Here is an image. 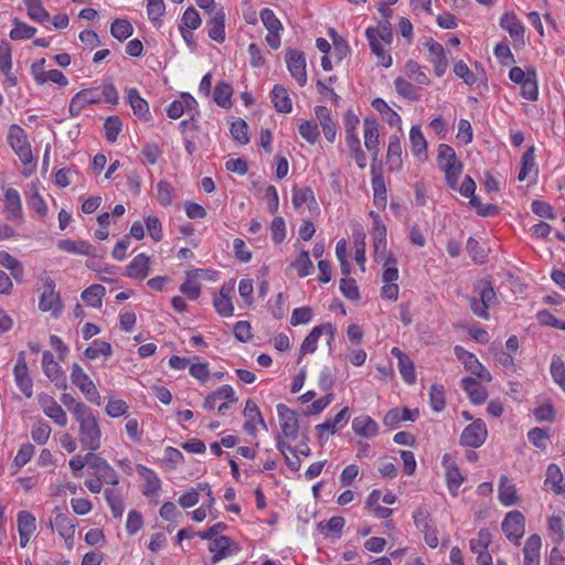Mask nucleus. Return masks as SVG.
<instances>
[{
	"label": "nucleus",
	"mask_w": 565,
	"mask_h": 565,
	"mask_svg": "<svg viewBox=\"0 0 565 565\" xmlns=\"http://www.w3.org/2000/svg\"><path fill=\"white\" fill-rule=\"evenodd\" d=\"M501 527L505 536L519 545L525 532V518L520 511H510L502 521Z\"/></svg>",
	"instance_id": "0eeeda50"
},
{
	"label": "nucleus",
	"mask_w": 565,
	"mask_h": 565,
	"mask_svg": "<svg viewBox=\"0 0 565 565\" xmlns=\"http://www.w3.org/2000/svg\"><path fill=\"white\" fill-rule=\"evenodd\" d=\"M370 216L373 218L372 235L374 253L375 257H380V252H384L386 248V226L377 213L371 211Z\"/></svg>",
	"instance_id": "aec40b11"
},
{
	"label": "nucleus",
	"mask_w": 565,
	"mask_h": 565,
	"mask_svg": "<svg viewBox=\"0 0 565 565\" xmlns=\"http://www.w3.org/2000/svg\"><path fill=\"white\" fill-rule=\"evenodd\" d=\"M477 297H468L470 309L479 318L489 319V307L495 300V292L490 281L479 280L475 285Z\"/></svg>",
	"instance_id": "7ed1b4c3"
},
{
	"label": "nucleus",
	"mask_w": 565,
	"mask_h": 565,
	"mask_svg": "<svg viewBox=\"0 0 565 565\" xmlns=\"http://www.w3.org/2000/svg\"><path fill=\"white\" fill-rule=\"evenodd\" d=\"M54 525L61 536L71 537L74 535L76 524L68 515L58 513L54 518Z\"/></svg>",
	"instance_id": "3c124183"
},
{
	"label": "nucleus",
	"mask_w": 565,
	"mask_h": 565,
	"mask_svg": "<svg viewBox=\"0 0 565 565\" xmlns=\"http://www.w3.org/2000/svg\"><path fill=\"white\" fill-rule=\"evenodd\" d=\"M271 98L275 109L278 113L288 114L292 109L291 99L287 93V89L281 85H275L271 90Z\"/></svg>",
	"instance_id": "473e14b6"
},
{
	"label": "nucleus",
	"mask_w": 565,
	"mask_h": 565,
	"mask_svg": "<svg viewBox=\"0 0 565 565\" xmlns=\"http://www.w3.org/2000/svg\"><path fill=\"white\" fill-rule=\"evenodd\" d=\"M149 274V257L145 254L137 255L127 266V275L130 278L142 280Z\"/></svg>",
	"instance_id": "7c9ffc66"
},
{
	"label": "nucleus",
	"mask_w": 565,
	"mask_h": 565,
	"mask_svg": "<svg viewBox=\"0 0 565 565\" xmlns=\"http://www.w3.org/2000/svg\"><path fill=\"white\" fill-rule=\"evenodd\" d=\"M25 6L28 9V15L40 23L50 20V13L43 8L40 0H26Z\"/></svg>",
	"instance_id": "603ef678"
},
{
	"label": "nucleus",
	"mask_w": 565,
	"mask_h": 565,
	"mask_svg": "<svg viewBox=\"0 0 565 565\" xmlns=\"http://www.w3.org/2000/svg\"><path fill=\"white\" fill-rule=\"evenodd\" d=\"M499 500L505 507L516 505L521 502L515 486L505 476L500 479Z\"/></svg>",
	"instance_id": "c85d7f7f"
},
{
	"label": "nucleus",
	"mask_w": 565,
	"mask_h": 565,
	"mask_svg": "<svg viewBox=\"0 0 565 565\" xmlns=\"http://www.w3.org/2000/svg\"><path fill=\"white\" fill-rule=\"evenodd\" d=\"M105 287L102 285H92L82 292V299L93 308L102 307V299L105 295Z\"/></svg>",
	"instance_id": "37998d69"
},
{
	"label": "nucleus",
	"mask_w": 565,
	"mask_h": 565,
	"mask_svg": "<svg viewBox=\"0 0 565 565\" xmlns=\"http://www.w3.org/2000/svg\"><path fill=\"white\" fill-rule=\"evenodd\" d=\"M105 136L109 142H115L121 130V120L118 116H110L104 124Z\"/></svg>",
	"instance_id": "e2e57ef3"
},
{
	"label": "nucleus",
	"mask_w": 565,
	"mask_h": 565,
	"mask_svg": "<svg viewBox=\"0 0 565 565\" xmlns=\"http://www.w3.org/2000/svg\"><path fill=\"white\" fill-rule=\"evenodd\" d=\"M457 359L465 365L466 370L484 382H491L490 372L479 362L475 354L466 351L461 347H455Z\"/></svg>",
	"instance_id": "9d476101"
},
{
	"label": "nucleus",
	"mask_w": 565,
	"mask_h": 565,
	"mask_svg": "<svg viewBox=\"0 0 565 565\" xmlns=\"http://www.w3.org/2000/svg\"><path fill=\"white\" fill-rule=\"evenodd\" d=\"M243 415L246 419L243 426L244 430L247 435L255 436L257 431L256 425L263 423V416L258 406L252 399L246 401Z\"/></svg>",
	"instance_id": "412c9836"
},
{
	"label": "nucleus",
	"mask_w": 565,
	"mask_h": 565,
	"mask_svg": "<svg viewBox=\"0 0 565 565\" xmlns=\"http://www.w3.org/2000/svg\"><path fill=\"white\" fill-rule=\"evenodd\" d=\"M42 367L45 375L57 386L66 387L65 376L61 370L58 363L54 360L53 354L50 351L43 352Z\"/></svg>",
	"instance_id": "f3484780"
},
{
	"label": "nucleus",
	"mask_w": 565,
	"mask_h": 565,
	"mask_svg": "<svg viewBox=\"0 0 565 565\" xmlns=\"http://www.w3.org/2000/svg\"><path fill=\"white\" fill-rule=\"evenodd\" d=\"M438 163L441 169L449 166L462 164L456 157L455 150L448 145H440L438 147Z\"/></svg>",
	"instance_id": "5fc2aeb1"
},
{
	"label": "nucleus",
	"mask_w": 565,
	"mask_h": 565,
	"mask_svg": "<svg viewBox=\"0 0 565 565\" xmlns=\"http://www.w3.org/2000/svg\"><path fill=\"white\" fill-rule=\"evenodd\" d=\"M299 134L310 145H315L320 135L317 124L309 120L300 124Z\"/></svg>",
	"instance_id": "0e129e2a"
},
{
	"label": "nucleus",
	"mask_w": 565,
	"mask_h": 565,
	"mask_svg": "<svg viewBox=\"0 0 565 565\" xmlns=\"http://www.w3.org/2000/svg\"><path fill=\"white\" fill-rule=\"evenodd\" d=\"M132 25L126 19H116L110 25L111 35L122 42L132 34Z\"/></svg>",
	"instance_id": "8fccbe9b"
},
{
	"label": "nucleus",
	"mask_w": 565,
	"mask_h": 565,
	"mask_svg": "<svg viewBox=\"0 0 565 565\" xmlns=\"http://www.w3.org/2000/svg\"><path fill=\"white\" fill-rule=\"evenodd\" d=\"M292 205L299 210L305 204L309 210L317 209V201L313 191L310 188H297L292 189Z\"/></svg>",
	"instance_id": "c756f323"
},
{
	"label": "nucleus",
	"mask_w": 565,
	"mask_h": 565,
	"mask_svg": "<svg viewBox=\"0 0 565 565\" xmlns=\"http://www.w3.org/2000/svg\"><path fill=\"white\" fill-rule=\"evenodd\" d=\"M348 417L349 407H344L333 417V419L326 420L324 423L317 425L316 429L319 433V437H322L324 433L333 435L337 431L338 425L345 422Z\"/></svg>",
	"instance_id": "ea45409f"
},
{
	"label": "nucleus",
	"mask_w": 565,
	"mask_h": 565,
	"mask_svg": "<svg viewBox=\"0 0 565 565\" xmlns=\"http://www.w3.org/2000/svg\"><path fill=\"white\" fill-rule=\"evenodd\" d=\"M312 318L313 311L310 307H299L294 309L290 318V323L294 327L299 324H307L312 320Z\"/></svg>",
	"instance_id": "774afa93"
},
{
	"label": "nucleus",
	"mask_w": 565,
	"mask_h": 565,
	"mask_svg": "<svg viewBox=\"0 0 565 565\" xmlns=\"http://www.w3.org/2000/svg\"><path fill=\"white\" fill-rule=\"evenodd\" d=\"M315 114L328 141L333 142L337 136V125L331 117L330 110L324 106H317Z\"/></svg>",
	"instance_id": "4be33fe9"
},
{
	"label": "nucleus",
	"mask_w": 565,
	"mask_h": 565,
	"mask_svg": "<svg viewBox=\"0 0 565 565\" xmlns=\"http://www.w3.org/2000/svg\"><path fill=\"white\" fill-rule=\"evenodd\" d=\"M4 212L8 220H20L22 215L21 199L15 189L9 188L4 192Z\"/></svg>",
	"instance_id": "cd10ccee"
},
{
	"label": "nucleus",
	"mask_w": 565,
	"mask_h": 565,
	"mask_svg": "<svg viewBox=\"0 0 565 565\" xmlns=\"http://www.w3.org/2000/svg\"><path fill=\"white\" fill-rule=\"evenodd\" d=\"M406 76L418 86H426L430 83L428 75L423 67L415 61L411 60L404 67Z\"/></svg>",
	"instance_id": "58836bf2"
},
{
	"label": "nucleus",
	"mask_w": 565,
	"mask_h": 565,
	"mask_svg": "<svg viewBox=\"0 0 565 565\" xmlns=\"http://www.w3.org/2000/svg\"><path fill=\"white\" fill-rule=\"evenodd\" d=\"M488 430L482 419H476L469 424L460 436V445L470 448H479L486 441Z\"/></svg>",
	"instance_id": "1a4fd4ad"
},
{
	"label": "nucleus",
	"mask_w": 565,
	"mask_h": 565,
	"mask_svg": "<svg viewBox=\"0 0 565 565\" xmlns=\"http://www.w3.org/2000/svg\"><path fill=\"white\" fill-rule=\"evenodd\" d=\"M535 168V156H534V147L529 148L522 156L521 159V169L518 175L520 181H524L530 172Z\"/></svg>",
	"instance_id": "13d9d810"
},
{
	"label": "nucleus",
	"mask_w": 565,
	"mask_h": 565,
	"mask_svg": "<svg viewBox=\"0 0 565 565\" xmlns=\"http://www.w3.org/2000/svg\"><path fill=\"white\" fill-rule=\"evenodd\" d=\"M71 381L83 393L88 402L98 406L100 405L102 401L99 392L92 379L77 363L72 365Z\"/></svg>",
	"instance_id": "423d86ee"
},
{
	"label": "nucleus",
	"mask_w": 565,
	"mask_h": 565,
	"mask_svg": "<svg viewBox=\"0 0 565 565\" xmlns=\"http://www.w3.org/2000/svg\"><path fill=\"white\" fill-rule=\"evenodd\" d=\"M323 334L327 335V338H328L327 344L329 348V353L332 352V342L334 341V338H335V327L330 322L322 323V324L316 326L302 341L300 349H299V356H298V361H297L298 363H300L301 359L306 354H308V353L312 354L317 351L318 341L321 338V335H323Z\"/></svg>",
	"instance_id": "20e7f679"
},
{
	"label": "nucleus",
	"mask_w": 565,
	"mask_h": 565,
	"mask_svg": "<svg viewBox=\"0 0 565 565\" xmlns=\"http://www.w3.org/2000/svg\"><path fill=\"white\" fill-rule=\"evenodd\" d=\"M232 86L226 82H220L214 88L213 100L217 106L227 109L232 107Z\"/></svg>",
	"instance_id": "4c0bfd02"
},
{
	"label": "nucleus",
	"mask_w": 565,
	"mask_h": 565,
	"mask_svg": "<svg viewBox=\"0 0 565 565\" xmlns=\"http://www.w3.org/2000/svg\"><path fill=\"white\" fill-rule=\"evenodd\" d=\"M102 103L99 88H87L78 92L71 100L68 111L72 117L78 116L87 105Z\"/></svg>",
	"instance_id": "4468645a"
},
{
	"label": "nucleus",
	"mask_w": 565,
	"mask_h": 565,
	"mask_svg": "<svg viewBox=\"0 0 565 565\" xmlns=\"http://www.w3.org/2000/svg\"><path fill=\"white\" fill-rule=\"evenodd\" d=\"M201 25V17L193 7L188 8L181 19L179 28L195 30Z\"/></svg>",
	"instance_id": "69168bd1"
},
{
	"label": "nucleus",
	"mask_w": 565,
	"mask_h": 565,
	"mask_svg": "<svg viewBox=\"0 0 565 565\" xmlns=\"http://www.w3.org/2000/svg\"><path fill=\"white\" fill-rule=\"evenodd\" d=\"M353 431L362 437L372 438L379 434V425L369 415H360L352 420Z\"/></svg>",
	"instance_id": "bb28decb"
},
{
	"label": "nucleus",
	"mask_w": 565,
	"mask_h": 565,
	"mask_svg": "<svg viewBox=\"0 0 565 565\" xmlns=\"http://www.w3.org/2000/svg\"><path fill=\"white\" fill-rule=\"evenodd\" d=\"M36 529L35 518L28 511H21L18 514V531L26 534H33Z\"/></svg>",
	"instance_id": "338daca9"
},
{
	"label": "nucleus",
	"mask_w": 565,
	"mask_h": 565,
	"mask_svg": "<svg viewBox=\"0 0 565 565\" xmlns=\"http://www.w3.org/2000/svg\"><path fill=\"white\" fill-rule=\"evenodd\" d=\"M39 308L41 311H52L57 317L62 311L60 294L55 290V282L52 278L44 279L43 291L40 296Z\"/></svg>",
	"instance_id": "6e6552de"
},
{
	"label": "nucleus",
	"mask_w": 565,
	"mask_h": 565,
	"mask_svg": "<svg viewBox=\"0 0 565 565\" xmlns=\"http://www.w3.org/2000/svg\"><path fill=\"white\" fill-rule=\"evenodd\" d=\"M0 265L10 270L15 280L22 278L23 267L21 263L6 250H0Z\"/></svg>",
	"instance_id": "c03bdc74"
},
{
	"label": "nucleus",
	"mask_w": 565,
	"mask_h": 565,
	"mask_svg": "<svg viewBox=\"0 0 565 565\" xmlns=\"http://www.w3.org/2000/svg\"><path fill=\"white\" fill-rule=\"evenodd\" d=\"M89 458L92 459L89 468L93 470L94 476L104 483L114 486L104 490V497L111 510L113 516L115 519L121 518L125 511L124 495L119 488H115L119 483L118 473L104 458L96 454Z\"/></svg>",
	"instance_id": "f257e3e1"
},
{
	"label": "nucleus",
	"mask_w": 565,
	"mask_h": 565,
	"mask_svg": "<svg viewBox=\"0 0 565 565\" xmlns=\"http://www.w3.org/2000/svg\"><path fill=\"white\" fill-rule=\"evenodd\" d=\"M429 403L434 412L439 413L445 408V390L441 385H431L429 392Z\"/></svg>",
	"instance_id": "bf43d9fd"
},
{
	"label": "nucleus",
	"mask_w": 565,
	"mask_h": 565,
	"mask_svg": "<svg viewBox=\"0 0 565 565\" xmlns=\"http://www.w3.org/2000/svg\"><path fill=\"white\" fill-rule=\"evenodd\" d=\"M231 135L241 145L249 142L248 126L243 119H237L231 125Z\"/></svg>",
	"instance_id": "052dcab7"
},
{
	"label": "nucleus",
	"mask_w": 565,
	"mask_h": 565,
	"mask_svg": "<svg viewBox=\"0 0 565 565\" xmlns=\"http://www.w3.org/2000/svg\"><path fill=\"white\" fill-rule=\"evenodd\" d=\"M372 106L383 116L390 126H398L402 121L397 113H395L383 99L376 98Z\"/></svg>",
	"instance_id": "a18cd8bd"
},
{
	"label": "nucleus",
	"mask_w": 565,
	"mask_h": 565,
	"mask_svg": "<svg viewBox=\"0 0 565 565\" xmlns=\"http://www.w3.org/2000/svg\"><path fill=\"white\" fill-rule=\"evenodd\" d=\"M73 415L78 423V439L84 449L96 451L100 447L102 430L93 411L84 403L77 402Z\"/></svg>",
	"instance_id": "f03ea898"
},
{
	"label": "nucleus",
	"mask_w": 565,
	"mask_h": 565,
	"mask_svg": "<svg viewBox=\"0 0 565 565\" xmlns=\"http://www.w3.org/2000/svg\"><path fill=\"white\" fill-rule=\"evenodd\" d=\"M14 28L10 31V38L14 41L26 40L34 36L36 29L21 22L18 18L13 19Z\"/></svg>",
	"instance_id": "864d4df0"
},
{
	"label": "nucleus",
	"mask_w": 565,
	"mask_h": 565,
	"mask_svg": "<svg viewBox=\"0 0 565 565\" xmlns=\"http://www.w3.org/2000/svg\"><path fill=\"white\" fill-rule=\"evenodd\" d=\"M364 146L372 152L375 160L379 154V125L374 119L365 118L364 122Z\"/></svg>",
	"instance_id": "b1692460"
},
{
	"label": "nucleus",
	"mask_w": 565,
	"mask_h": 565,
	"mask_svg": "<svg viewBox=\"0 0 565 565\" xmlns=\"http://www.w3.org/2000/svg\"><path fill=\"white\" fill-rule=\"evenodd\" d=\"M38 401L43 413L55 424L60 427H65L67 425L66 413L52 396L47 394H40Z\"/></svg>",
	"instance_id": "2eb2a0df"
},
{
	"label": "nucleus",
	"mask_w": 565,
	"mask_h": 565,
	"mask_svg": "<svg viewBox=\"0 0 565 565\" xmlns=\"http://www.w3.org/2000/svg\"><path fill=\"white\" fill-rule=\"evenodd\" d=\"M292 267L300 277H307L313 271V264L309 257L308 250H302L298 258L292 263Z\"/></svg>",
	"instance_id": "4d7b16f0"
},
{
	"label": "nucleus",
	"mask_w": 565,
	"mask_h": 565,
	"mask_svg": "<svg viewBox=\"0 0 565 565\" xmlns=\"http://www.w3.org/2000/svg\"><path fill=\"white\" fill-rule=\"evenodd\" d=\"M127 100L134 110V114L139 118L147 119L149 116L148 103L139 95L137 88L127 89Z\"/></svg>",
	"instance_id": "f704fd0d"
},
{
	"label": "nucleus",
	"mask_w": 565,
	"mask_h": 565,
	"mask_svg": "<svg viewBox=\"0 0 565 565\" xmlns=\"http://www.w3.org/2000/svg\"><path fill=\"white\" fill-rule=\"evenodd\" d=\"M394 86L396 92L411 100H418L419 99V87L412 84L411 82L404 79L403 77H397L394 81Z\"/></svg>",
	"instance_id": "49530a36"
},
{
	"label": "nucleus",
	"mask_w": 565,
	"mask_h": 565,
	"mask_svg": "<svg viewBox=\"0 0 565 565\" xmlns=\"http://www.w3.org/2000/svg\"><path fill=\"white\" fill-rule=\"evenodd\" d=\"M402 146L399 137L392 135L387 147V162L391 164V169L399 170L402 168Z\"/></svg>",
	"instance_id": "e433bc0d"
},
{
	"label": "nucleus",
	"mask_w": 565,
	"mask_h": 565,
	"mask_svg": "<svg viewBox=\"0 0 565 565\" xmlns=\"http://www.w3.org/2000/svg\"><path fill=\"white\" fill-rule=\"evenodd\" d=\"M372 189L374 193V203L380 207H384L386 205V186L382 175H373Z\"/></svg>",
	"instance_id": "6e6d98bb"
},
{
	"label": "nucleus",
	"mask_w": 565,
	"mask_h": 565,
	"mask_svg": "<svg viewBox=\"0 0 565 565\" xmlns=\"http://www.w3.org/2000/svg\"><path fill=\"white\" fill-rule=\"evenodd\" d=\"M30 207L42 218H44L47 214V206L44 199L39 193L38 186L35 183L30 185V198H29Z\"/></svg>",
	"instance_id": "de8ad7c7"
},
{
	"label": "nucleus",
	"mask_w": 565,
	"mask_h": 565,
	"mask_svg": "<svg viewBox=\"0 0 565 565\" xmlns=\"http://www.w3.org/2000/svg\"><path fill=\"white\" fill-rule=\"evenodd\" d=\"M426 47L429 52V62L434 65V72L436 76L440 77L445 74L448 61L446 57V53L444 46L435 41L434 39H429L426 42Z\"/></svg>",
	"instance_id": "dca6fc26"
},
{
	"label": "nucleus",
	"mask_w": 565,
	"mask_h": 565,
	"mask_svg": "<svg viewBox=\"0 0 565 565\" xmlns=\"http://www.w3.org/2000/svg\"><path fill=\"white\" fill-rule=\"evenodd\" d=\"M461 387L469 396L471 403L483 404L488 397L486 387L481 386L473 377L467 376L461 380Z\"/></svg>",
	"instance_id": "393cba45"
},
{
	"label": "nucleus",
	"mask_w": 565,
	"mask_h": 565,
	"mask_svg": "<svg viewBox=\"0 0 565 565\" xmlns=\"http://www.w3.org/2000/svg\"><path fill=\"white\" fill-rule=\"evenodd\" d=\"M277 413L279 417L281 434L286 438L296 440L299 433V420L296 413L285 404L277 405Z\"/></svg>",
	"instance_id": "f8f14e48"
},
{
	"label": "nucleus",
	"mask_w": 565,
	"mask_h": 565,
	"mask_svg": "<svg viewBox=\"0 0 565 565\" xmlns=\"http://www.w3.org/2000/svg\"><path fill=\"white\" fill-rule=\"evenodd\" d=\"M563 473L559 467L555 463H551L546 470L545 484L551 486V490L556 494L565 493V484L562 483Z\"/></svg>",
	"instance_id": "c9c22d12"
},
{
	"label": "nucleus",
	"mask_w": 565,
	"mask_h": 565,
	"mask_svg": "<svg viewBox=\"0 0 565 565\" xmlns=\"http://www.w3.org/2000/svg\"><path fill=\"white\" fill-rule=\"evenodd\" d=\"M500 25L507 30L511 38L523 42L524 26L514 13H505L500 20Z\"/></svg>",
	"instance_id": "72a5a7b5"
},
{
	"label": "nucleus",
	"mask_w": 565,
	"mask_h": 565,
	"mask_svg": "<svg viewBox=\"0 0 565 565\" xmlns=\"http://www.w3.org/2000/svg\"><path fill=\"white\" fill-rule=\"evenodd\" d=\"M111 354L113 348L110 343L102 340L93 341L90 345L84 351V355L88 360H95L100 355L108 358Z\"/></svg>",
	"instance_id": "a19ab883"
},
{
	"label": "nucleus",
	"mask_w": 565,
	"mask_h": 565,
	"mask_svg": "<svg viewBox=\"0 0 565 565\" xmlns=\"http://www.w3.org/2000/svg\"><path fill=\"white\" fill-rule=\"evenodd\" d=\"M286 63L291 76L300 86H305L307 83L305 54L299 50L288 49L286 52Z\"/></svg>",
	"instance_id": "9b49d317"
},
{
	"label": "nucleus",
	"mask_w": 565,
	"mask_h": 565,
	"mask_svg": "<svg viewBox=\"0 0 565 565\" xmlns=\"http://www.w3.org/2000/svg\"><path fill=\"white\" fill-rule=\"evenodd\" d=\"M232 540L227 536L220 535L217 537H214L209 545L210 552L213 553L211 565H214L221 559L232 555Z\"/></svg>",
	"instance_id": "6ab92c4d"
},
{
	"label": "nucleus",
	"mask_w": 565,
	"mask_h": 565,
	"mask_svg": "<svg viewBox=\"0 0 565 565\" xmlns=\"http://www.w3.org/2000/svg\"><path fill=\"white\" fill-rule=\"evenodd\" d=\"M209 38L217 43L225 41V13L223 9L217 10L206 22Z\"/></svg>",
	"instance_id": "5701e85b"
},
{
	"label": "nucleus",
	"mask_w": 565,
	"mask_h": 565,
	"mask_svg": "<svg viewBox=\"0 0 565 565\" xmlns=\"http://www.w3.org/2000/svg\"><path fill=\"white\" fill-rule=\"evenodd\" d=\"M551 374L554 381L563 388L565 392V365L562 359L558 355H554L551 362Z\"/></svg>",
	"instance_id": "680f3d73"
},
{
	"label": "nucleus",
	"mask_w": 565,
	"mask_h": 565,
	"mask_svg": "<svg viewBox=\"0 0 565 565\" xmlns=\"http://www.w3.org/2000/svg\"><path fill=\"white\" fill-rule=\"evenodd\" d=\"M541 547L542 539L537 534H532L527 537L523 553V565H540L541 564Z\"/></svg>",
	"instance_id": "a211bd4d"
},
{
	"label": "nucleus",
	"mask_w": 565,
	"mask_h": 565,
	"mask_svg": "<svg viewBox=\"0 0 565 565\" xmlns=\"http://www.w3.org/2000/svg\"><path fill=\"white\" fill-rule=\"evenodd\" d=\"M13 374L20 391L24 394L25 397H31L33 394V382L29 375V367L25 361V353L23 351L18 354Z\"/></svg>",
	"instance_id": "ddd939ff"
},
{
	"label": "nucleus",
	"mask_w": 565,
	"mask_h": 565,
	"mask_svg": "<svg viewBox=\"0 0 565 565\" xmlns=\"http://www.w3.org/2000/svg\"><path fill=\"white\" fill-rule=\"evenodd\" d=\"M57 246L60 249L71 254L92 257L97 255L96 248L86 241L61 239L58 241Z\"/></svg>",
	"instance_id": "a878e982"
},
{
	"label": "nucleus",
	"mask_w": 565,
	"mask_h": 565,
	"mask_svg": "<svg viewBox=\"0 0 565 565\" xmlns=\"http://www.w3.org/2000/svg\"><path fill=\"white\" fill-rule=\"evenodd\" d=\"M8 142L24 166L33 162L32 150L30 142L28 141V136L20 126H10Z\"/></svg>",
	"instance_id": "39448f33"
},
{
	"label": "nucleus",
	"mask_w": 565,
	"mask_h": 565,
	"mask_svg": "<svg viewBox=\"0 0 565 565\" xmlns=\"http://www.w3.org/2000/svg\"><path fill=\"white\" fill-rule=\"evenodd\" d=\"M490 543H491V534H490L489 530L481 529L478 532L477 537L470 540L469 547L472 553L478 555V554H481V553L488 551Z\"/></svg>",
	"instance_id": "09e8293b"
},
{
	"label": "nucleus",
	"mask_w": 565,
	"mask_h": 565,
	"mask_svg": "<svg viewBox=\"0 0 565 565\" xmlns=\"http://www.w3.org/2000/svg\"><path fill=\"white\" fill-rule=\"evenodd\" d=\"M138 471L146 482L143 494L147 497L157 494L161 489V481L157 473L145 466H138Z\"/></svg>",
	"instance_id": "2f4dec72"
},
{
	"label": "nucleus",
	"mask_w": 565,
	"mask_h": 565,
	"mask_svg": "<svg viewBox=\"0 0 565 565\" xmlns=\"http://www.w3.org/2000/svg\"><path fill=\"white\" fill-rule=\"evenodd\" d=\"M409 140L412 143L413 153L418 158H422V157L426 158L427 142H426V139L423 136L419 127L413 126L411 128Z\"/></svg>",
	"instance_id": "79ce46f5"
}]
</instances>
